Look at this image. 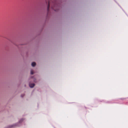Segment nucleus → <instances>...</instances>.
Segmentation results:
<instances>
[{"label": "nucleus", "instance_id": "nucleus-1", "mask_svg": "<svg viewBox=\"0 0 128 128\" xmlns=\"http://www.w3.org/2000/svg\"><path fill=\"white\" fill-rule=\"evenodd\" d=\"M46 3L47 4L48 2V6L47 10L48 13L49 12V8L50 5H51L52 8L55 11H57L56 9H55V8L57 6V2L55 0H45Z\"/></svg>", "mask_w": 128, "mask_h": 128}, {"label": "nucleus", "instance_id": "nucleus-2", "mask_svg": "<svg viewBox=\"0 0 128 128\" xmlns=\"http://www.w3.org/2000/svg\"><path fill=\"white\" fill-rule=\"evenodd\" d=\"M29 86L30 88H33L34 86V84H29Z\"/></svg>", "mask_w": 128, "mask_h": 128}, {"label": "nucleus", "instance_id": "nucleus-3", "mask_svg": "<svg viewBox=\"0 0 128 128\" xmlns=\"http://www.w3.org/2000/svg\"><path fill=\"white\" fill-rule=\"evenodd\" d=\"M36 65V63L34 62H32V66L34 67V66Z\"/></svg>", "mask_w": 128, "mask_h": 128}, {"label": "nucleus", "instance_id": "nucleus-4", "mask_svg": "<svg viewBox=\"0 0 128 128\" xmlns=\"http://www.w3.org/2000/svg\"><path fill=\"white\" fill-rule=\"evenodd\" d=\"M16 126V124H14V125H13L12 126H9L8 128H11V127H12V126Z\"/></svg>", "mask_w": 128, "mask_h": 128}, {"label": "nucleus", "instance_id": "nucleus-5", "mask_svg": "<svg viewBox=\"0 0 128 128\" xmlns=\"http://www.w3.org/2000/svg\"><path fill=\"white\" fill-rule=\"evenodd\" d=\"M34 74V72H33V71L32 70H31V74Z\"/></svg>", "mask_w": 128, "mask_h": 128}, {"label": "nucleus", "instance_id": "nucleus-6", "mask_svg": "<svg viewBox=\"0 0 128 128\" xmlns=\"http://www.w3.org/2000/svg\"><path fill=\"white\" fill-rule=\"evenodd\" d=\"M23 120V119H21L20 120V121H19V122H21Z\"/></svg>", "mask_w": 128, "mask_h": 128}, {"label": "nucleus", "instance_id": "nucleus-7", "mask_svg": "<svg viewBox=\"0 0 128 128\" xmlns=\"http://www.w3.org/2000/svg\"><path fill=\"white\" fill-rule=\"evenodd\" d=\"M24 96V95H22L21 96L22 97H23V96Z\"/></svg>", "mask_w": 128, "mask_h": 128}]
</instances>
